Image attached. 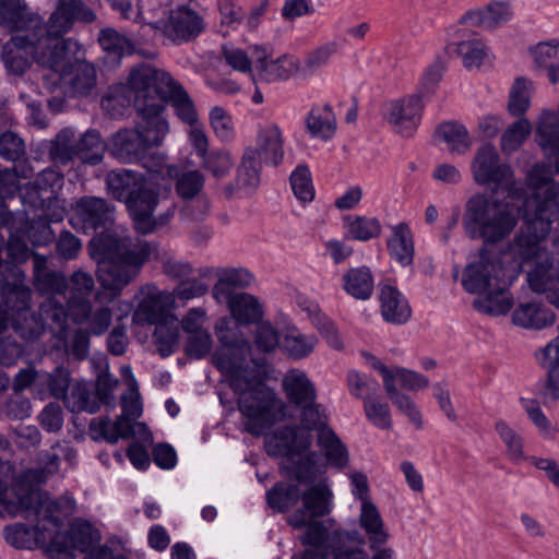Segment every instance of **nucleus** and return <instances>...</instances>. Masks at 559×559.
<instances>
[{
  "label": "nucleus",
  "mask_w": 559,
  "mask_h": 559,
  "mask_svg": "<svg viewBox=\"0 0 559 559\" xmlns=\"http://www.w3.org/2000/svg\"><path fill=\"white\" fill-rule=\"evenodd\" d=\"M444 60L438 56L433 63L428 66L420 78L417 92L414 95H420V99L433 94L439 86L445 71Z\"/></svg>",
  "instance_id": "50"
},
{
  "label": "nucleus",
  "mask_w": 559,
  "mask_h": 559,
  "mask_svg": "<svg viewBox=\"0 0 559 559\" xmlns=\"http://www.w3.org/2000/svg\"><path fill=\"white\" fill-rule=\"evenodd\" d=\"M106 185L114 199L126 203L138 233L146 235L154 231L152 213L158 204L159 195L147 187L142 174L131 169L111 170L107 175Z\"/></svg>",
  "instance_id": "8"
},
{
  "label": "nucleus",
  "mask_w": 559,
  "mask_h": 559,
  "mask_svg": "<svg viewBox=\"0 0 559 559\" xmlns=\"http://www.w3.org/2000/svg\"><path fill=\"white\" fill-rule=\"evenodd\" d=\"M318 445L323 450L331 465L337 468H343L347 465V449L332 429H323L321 433H318Z\"/></svg>",
  "instance_id": "40"
},
{
  "label": "nucleus",
  "mask_w": 559,
  "mask_h": 559,
  "mask_svg": "<svg viewBox=\"0 0 559 559\" xmlns=\"http://www.w3.org/2000/svg\"><path fill=\"white\" fill-rule=\"evenodd\" d=\"M512 321L524 329L543 330L554 324L555 314L550 308L539 302H524L514 309Z\"/></svg>",
  "instance_id": "22"
},
{
  "label": "nucleus",
  "mask_w": 559,
  "mask_h": 559,
  "mask_svg": "<svg viewBox=\"0 0 559 559\" xmlns=\"http://www.w3.org/2000/svg\"><path fill=\"white\" fill-rule=\"evenodd\" d=\"M325 549L329 559H368L362 547L350 545L338 532L333 533Z\"/></svg>",
  "instance_id": "48"
},
{
  "label": "nucleus",
  "mask_w": 559,
  "mask_h": 559,
  "mask_svg": "<svg viewBox=\"0 0 559 559\" xmlns=\"http://www.w3.org/2000/svg\"><path fill=\"white\" fill-rule=\"evenodd\" d=\"M344 222L347 226L346 237L354 240L368 241L381 234V224L376 217L348 215Z\"/></svg>",
  "instance_id": "44"
},
{
  "label": "nucleus",
  "mask_w": 559,
  "mask_h": 559,
  "mask_svg": "<svg viewBox=\"0 0 559 559\" xmlns=\"http://www.w3.org/2000/svg\"><path fill=\"white\" fill-rule=\"evenodd\" d=\"M473 169L478 183H492L496 194L506 193L504 201L495 195L491 200L477 195L468 202L466 228L472 237H480L486 243L496 242L513 230L520 216L524 219L523 202L530 197L514 180L510 166L500 163L492 145L478 151Z\"/></svg>",
  "instance_id": "3"
},
{
  "label": "nucleus",
  "mask_w": 559,
  "mask_h": 559,
  "mask_svg": "<svg viewBox=\"0 0 559 559\" xmlns=\"http://www.w3.org/2000/svg\"><path fill=\"white\" fill-rule=\"evenodd\" d=\"M289 181L293 192L299 201L307 203L313 200L314 188L308 166L298 165L292 173Z\"/></svg>",
  "instance_id": "53"
},
{
  "label": "nucleus",
  "mask_w": 559,
  "mask_h": 559,
  "mask_svg": "<svg viewBox=\"0 0 559 559\" xmlns=\"http://www.w3.org/2000/svg\"><path fill=\"white\" fill-rule=\"evenodd\" d=\"M297 426H283L277 428L266 441L270 455L289 459L308 448L306 440L299 437Z\"/></svg>",
  "instance_id": "20"
},
{
  "label": "nucleus",
  "mask_w": 559,
  "mask_h": 559,
  "mask_svg": "<svg viewBox=\"0 0 559 559\" xmlns=\"http://www.w3.org/2000/svg\"><path fill=\"white\" fill-rule=\"evenodd\" d=\"M533 92L534 84L531 80L526 78L515 79L509 93V112L514 117L524 115L531 105Z\"/></svg>",
  "instance_id": "45"
},
{
  "label": "nucleus",
  "mask_w": 559,
  "mask_h": 559,
  "mask_svg": "<svg viewBox=\"0 0 559 559\" xmlns=\"http://www.w3.org/2000/svg\"><path fill=\"white\" fill-rule=\"evenodd\" d=\"M76 158L91 166L98 165L107 150L99 131L90 129L76 139Z\"/></svg>",
  "instance_id": "33"
},
{
  "label": "nucleus",
  "mask_w": 559,
  "mask_h": 559,
  "mask_svg": "<svg viewBox=\"0 0 559 559\" xmlns=\"http://www.w3.org/2000/svg\"><path fill=\"white\" fill-rule=\"evenodd\" d=\"M98 43L104 51L115 58H121L126 53H131L132 50L131 41L114 28L102 29L98 35Z\"/></svg>",
  "instance_id": "52"
},
{
  "label": "nucleus",
  "mask_w": 559,
  "mask_h": 559,
  "mask_svg": "<svg viewBox=\"0 0 559 559\" xmlns=\"http://www.w3.org/2000/svg\"><path fill=\"white\" fill-rule=\"evenodd\" d=\"M95 20V12L82 0H58L47 23L38 14L33 28L24 35H16L13 43L20 48H31L33 59L39 66L59 69L69 49L64 35L76 21L92 23Z\"/></svg>",
  "instance_id": "5"
},
{
  "label": "nucleus",
  "mask_w": 559,
  "mask_h": 559,
  "mask_svg": "<svg viewBox=\"0 0 559 559\" xmlns=\"http://www.w3.org/2000/svg\"><path fill=\"white\" fill-rule=\"evenodd\" d=\"M359 523L368 537L369 548H378L388 542L389 534L384 530L381 515L373 503L362 502Z\"/></svg>",
  "instance_id": "32"
},
{
  "label": "nucleus",
  "mask_w": 559,
  "mask_h": 559,
  "mask_svg": "<svg viewBox=\"0 0 559 559\" xmlns=\"http://www.w3.org/2000/svg\"><path fill=\"white\" fill-rule=\"evenodd\" d=\"M75 145V132L70 128H64L51 141L49 156L55 163L66 166L76 158Z\"/></svg>",
  "instance_id": "41"
},
{
  "label": "nucleus",
  "mask_w": 559,
  "mask_h": 559,
  "mask_svg": "<svg viewBox=\"0 0 559 559\" xmlns=\"http://www.w3.org/2000/svg\"><path fill=\"white\" fill-rule=\"evenodd\" d=\"M332 491L322 481L309 487L301 496L302 508L309 519L323 518L332 510Z\"/></svg>",
  "instance_id": "31"
},
{
  "label": "nucleus",
  "mask_w": 559,
  "mask_h": 559,
  "mask_svg": "<svg viewBox=\"0 0 559 559\" xmlns=\"http://www.w3.org/2000/svg\"><path fill=\"white\" fill-rule=\"evenodd\" d=\"M288 524L297 530L306 527L300 542L305 546H310V549H320L322 551L330 540L326 526L320 521L309 519L305 510H296L289 516Z\"/></svg>",
  "instance_id": "24"
},
{
  "label": "nucleus",
  "mask_w": 559,
  "mask_h": 559,
  "mask_svg": "<svg viewBox=\"0 0 559 559\" xmlns=\"http://www.w3.org/2000/svg\"><path fill=\"white\" fill-rule=\"evenodd\" d=\"M536 141L542 147L545 157L554 163L559 174V115L555 111H543L536 130Z\"/></svg>",
  "instance_id": "17"
},
{
  "label": "nucleus",
  "mask_w": 559,
  "mask_h": 559,
  "mask_svg": "<svg viewBox=\"0 0 559 559\" xmlns=\"http://www.w3.org/2000/svg\"><path fill=\"white\" fill-rule=\"evenodd\" d=\"M317 338L301 333L286 335L283 343L284 352L294 359L307 357L314 349Z\"/></svg>",
  "instance_id": "57"
},
{
  "label": "nucleus",
  "mask_w": 559,
  "mask_h": 559,
  "mask_svg": "<svg viewBox=\"0 0 559 559\" xmlns=\"http://www.w3.org/2000/svg\"><path fill=\"white\" fill-rule=\"evenodd\" d=\"M425 108L420 95H408L384 102L381 116L393 132L404 138H412L418 129Z\"/></svg>",
  "instance_id": "11"
},
{
  "label": "nucleus",
  "mask_w": 559,
  "mask_h": 559,
  "mask_svg": "<svg viewBox=\"0 0 559 559\" xmlns=\"http://www.w3.org/2000/svg\"><path fill=\"white\" fill-rule=\"evenodd\" d=\"M70 382V371L63 366L56 367L50 373L41 374L40 381L47 384L50 395L57 400H63L67 396Z\"/></svg>",
  "instance_id": "55"
},
{
  "label": "nucleus",
  "mask_w": 559,
  "mask_h": 559,
  "mask_svg": "<svg viewBox=\"0 0 559 559\" xmlns=\"http://www.w3.org/2000/svg\"><path fill=\"white\" fill-rule=\"evenodd\" d=\"M366 417L376 427L380 429H389L392 426L390 407L386 403H381L374 399L364 403Z\"/></svg>",
  "instance_id": "64"
},
{
  "label": "nucleus",
  "mask_w": 559,
  "mask_h": 559,
  "mask_svg": "<svg viewBox=\"0 0 559 559\" xmlns=\"http://www.w3.org/2000/svg\"><path fill=\"white\" fill-rule=\"evenodd\" d=\"M496 431L507 448V456L512 462L524 459L523 442L521 436L504 421L496 424Z\"/></svg>",
  "instance_id": "56"
},
{
  "label": "nucleus",
  "mask_w": 559,
  "mask_h": 559,
  "mask_svg": "<svg viewBox=\"0 0 559 559\" xmlns=\"http://www.w3.org/2000/svg\"><path fill=\"white\" fill-rule=\"evenodd\" d=\"M33 278L35 288L43 295L50 297L55 304L51 319L62 324L64 319L61 316L62 305H66L67 278L59 272L50 270L47 265V258L41 254L34 255Z\"/></svg>",
  "instance_id": "12"
},
{
  "label": "nucleus",
  "mask_w": 559,
  "mask_h": 559,
  "mask_svg": "<svg viewBox=\"0 0 559 559\" xmlns=\"http://www.w3.org/2000/svg\"><path fill=\"white\" fill-rule=\"evenodd\" d=\"M94 278L90 273L78 270L67 278L66 305L61 316L64 321L71 318L74 322L86 319L91 312L90 297L94 290Z\"/></svg>",
  "instance_id": "13"
},
{
  "label": "nucleus",
  "mask_w": 559,
  "mask_h": 559,
  "mask_svg": "<svg viewBox=\"0 0 559 559\" xmlns=\"http://www.w3.org/2000/svg\"><path fill=\"white\" fill-rule=\"evenodd\" d=\"M380 310L385 322L405 324L412 317V308L406 297L394 286L386 284L380 289Z\"/></svg>",
  "instance_id": "18"
},
{
  "label": "nucleus",
  "mask_w": 559,
  "mask_h": 559,
  "mask_svg": "<svg viewBox=\"0 0 559 559\" xmlns=\"http://www.w3.org/2000/svg\"><path fill=\"white\" fill-rule=\"evenodd\" d=\"M283 389L288 401L298 408L313 404L317 399L313 383L305 372L299 370H292L284 377Z\"/></svg>",
  "instance_id": "26"
},
{
  "label": "nucleus",
  "mask_w": 559,
  "mask_h": 559,
  "mask_svg": "<svg viewBox=\"0 0 559 559\" xmlns=\"http://www.w3.org/2000/svg\"><path fill=\"white\" fill-rule=\"evenodd\" d=\"M114 213L115 206L107 200L84 195L75 202L72 218V224L85 234L103 229L88 243L90 255L97 263L96 274L102 288L96 298L102 302H111L119 297L139 275L151 254L146 242H134L130 237L110 230Z\"/></svg>",
  "instance_id": "1"
},
{
  "label": "nucleus",
  "mask_w": 559,
  "mask_h": 559,
  "mask_svg": "<svg viewBox=\"0 0 559 559\" xmlns=\"http://www.w3.org/2000/svg\"><path fill=\"white\" fill-rule=\"evenodd\" d=\"M35 530L26 524L15 523L3 528L5 542L17 549H31L35 544Z\"/></svg>",
  "instance_id": "54"
},
{
  "label": "nucleus",
  "mask_w": 559,
  "mask_h": 559,
  "mask_svg": "<svg viewBox=\"0 0 559 559\" xmlns=\"http://www.w3.org/2000/svg\"><path fill=\"white\" fill-rule=\"evenodd\" d=\"M457 52L467 69L479 68L489 58V49L479 38L460 43Z\"/></svg>",
  "instance_id": "49"
},
{
  "label": "nucleus",
  "mask_w": 559,
  "mask_h": 559,
  "mask_svg": "<svg viewBox=\"0 0 559 559\" xmlns=\"http://www.w3.org/2000/svg\"><path fill=\"white\" fill-rule=\"evenodd\" d=\"M215 333L222 348L213 355V364L238 395V409L246 419L245 430L254 437L263 436L285 417V404L248 362L249 342L236 337L226 319L216 323Z\"/></svg>",
  "instance_id": "2"
},
{
  "label": "nucleus",
  "mask_w": 559,
  "mask_h": 559,
  "mask_svg": "<svg viewBox=\"0 0 559 559\" xmlns=\"http://www.w3.org/2000/svg\"><path fill=\"white\" fill-rule=\"evenodd\" d=\"M67 540L72 548L80 552L91 555L96 551L95 546L100 540V533L91 522L83 519H76L71 524L67 534Z\"/></svg>",
  "instance_id": "30"
},
{
  "label": "nucleus",
  "mask_w": 559,
  "mask_h": 559,
  "mask_svg": "<svg viewBox=\"0 0 559 559\" xmlns=\"http://www.w3.org/2000/svg\"><path fill=\"white\" fill-rule=\"evenodd\" d=\"M347 383L349 392L356 397L364 400V403L370 401L379 390V383L376 379L354 370L348 372Z\"/></svg>",
  "instance_id": "58"
},
{
  "label": "nucleus",
  "mask_w": 559,
  "mask_h": 559,
  "mask_svg": "<svg viewBox=\"0 0 559 559\" xmlns=\"http://www.w3.org/2000/svg\"><path fill=\"white\" fill-rule=\"evenodd\" d=\"M168 314L167 305L160 294H148L140 302L134 312L138 322L159 324L166 322Z\"/></svg>",
  "instance_id": "37"
},
{
  "label": "nucleus",
  "mask_w": 559,
  "mask_h": 559,
  "mask_svg": "<svg viewBox=\"0 0 559 559\" xmlns=\"http://www.w3.org/2000/svg\"><path fill=\"white\" fill-rule=\"evenodd\" d=\"M257 147L259 150V158L266 165L274 167L282 164L284 158V140L282 130L275 123L260 127L257 132L255 139Z\"/></svg>",
  "instance_id": "19"
},
{
  "label": "nucleus",
  "mask_w": 559,
  "mask_h": 559,
  "mask_svg": "<svg viewBox=\"0 0 559 559\" xmlns=\"http://www.w3.org/2000/svg\"><path fill=\"white\" fill-rule=\"evenodd\" d=\"M233 165V158L229 152L225 150L211 151L202 157L203 168L217 179L227 176Z\"/></svg>",
  "instance_id": "59"
},
{
  "label": "nucleus",
  "mask_w": 559,
  "mask_h": 559,
  "mask_svg": "<svg viewBox=\"0 0 559 559\" xmlns=\"http://www.w3.org/2000/svg\"><path fill=\"white\" fill-rule=\"evenodd\" d=\"M306 123L311 136L322 140L331 139L336 129L335 117L329 104L312 106Z\"/></svg>",
  "instance_id": "35"
},
{
  "label": "nucleus",
  "mask_w": 559,
  "mask_h": 559,
  "mask_svg": "<svg viewBox=\"0 0 559 559\" xmlns=\"http://www.w3.org/2000/svg\"><path fill=\"white\" fill-rule=\"evenodd\" d=\"M341 281L344 292L354 299L366 301L372 297L374 277L369 266L349 267Z\"/></svg>",
  "instance_id": "23"
},
{
  "label": "nucleus",
  "mask_w": 559,
  "mask_h": 559,
  "mask_svg": "<svg viewBox=\"0 0 559 559\" xmlns=\"http://www.w3.org/2000/svg\"><path fill=\"white\" fill-rule=\"evenodd\" d=\"M300 496L298 485L278 481L266 491V503L271 509L284 513L297 504Z\"/></svg>",
  "instance_id": "36"
},
{
  "label": "nucleus",
  "mask_w": 559,
  "mask_h": 559,
  "mask_svg": "<svg viewBox=\"0 0 559 559\" xmlns=\"http://www.w3.org/2000/svg\"><path fill=\"white\" fill-rule=\"evenodd\" d=\"M537 360L548 370L542 394L545 400L559 399V338L548 343L537 355Z\"/></svg>",
  "instance_id": "25"
},
{
  "label": "nucleus",
  "mask_w": 559,
  "mask_h": 559,
  "mask_svg": "<svg viewBox=\"0 0 559 559\" xmlns=\"http://www.w3.org/2000/svg\"><path fill=\"white\" fill-rule=\"evenodd\" d=\"M281 468L289 479H294L298 484L310 485L316 479V463L308 455L297 460L290 456L285 464H282Z\"/></svg>",
  "instance_id": "46"
},
{
  "label": "nucleus",
  "mask_w": 559,
  "mask_h": 559,
  "mask_svg": "<svg viewBox=\"0 0 559 559\" xmlns=\"http://www.w3.org/2000/svg\"><path fill=\"white\" fill-rule=\"evenodd\" d=\"M204 29L203 17L189 5L178 4L170 9L165 24V35L176 45L194 40Z\"/></svg>",
  "instance_id": "14"
},
{
  "label": "nucleus",
  "mask_w": 559,
  "mask_h": 559,
  "mask_svg": "<svg viewBox=\"0 0 559 559\" xmlns=\"http://www.w3.org/2000/svg\"><path fill=\"white\" fill-rule=\"evenodd\" d=\"M8 274L0 275V295L4 309L11 313V326L23 337H33L35 331V314L31 311L32 292L25 284V274L22 269L5 264Z\"/></svg>",
  "instance_id": "10"
},
{
  "label": "nucleus",
  "mask_w": 559,
  "mask_h": 559,
  "mask_svg": "<svg viewBox=\"0 0 559 559\" xmlns=\"http://www.w3.org/2000/svg\"><path fill=\"white\" fill-rule=\"evenodd\" d=\"M166 173L169 177H177L176 192L183 200L195 198L204 187V177L200 170H189L179 176L176 166H167Z\"/></svg>",
  "instance_id": "42"
},
{
  "label": "nucleus",
  "mask_w": 559,
  "mask_h": 559,
  "mask_svg": "<svg viewBox=\"0 0 559 559\" xmlns=\"http://www.w3.org/2000/svg\"><path fill=\"white\" fill-rule=\"evenodd\" d=\"M257 76L264 82L286 80L292 74L295 62L288 56H281L275 60H267L265 48L255 47L254 55Z\"/></svg>",
  "instance_id": "21"
},
{
  "label": "nucleus",
  "mask_w": 559,
  "mask_h": 559,
  "mask_svg": "<svg viewBox=\"0 0 559 559\" xmlns=\"http://www.w3.org/2000/svg\"><path fill=\"white\" fill-rule=\"evenodd\" d=\"M62 401L71 413L95 414L99 409V402L94 400L88 384L83 381L75 382Z\"/></svg>",
  "instance_id": "38"
},
{
  "label": "nucleus",
  "mask_w": 559,
  "mask_h": 559,
  "mask_svg": "<svg viewBox=\"0 0 559 559\" xmlns=\"http://www.w3.org/2000/svg\"><path fill=\"white\" fill-rule=\"evenodd\" d=\"M388 249L401 265L412 264L414 243L411 229L406 223H400L393 227V236L388 240Z\"/></svg>",
  "instance_id": "34"
},
{
  "label": "nucleus",
  "mask_w": 559,
  "mask_h": 559,
  "mask_svg": "<svg viewBox=\"0 0 559 559\" xmlns=\"http://www.w3.org/2000/svg\"><path fill=\"white\" fill-rule=\"evenodd\" d=\"M210 123L216 136L224 141H231L235 136L234 123L230 115L219 106H215L210 111Z\"/></svg>",
  "instance_id": "63"
},
{
  "label": "nucleus",
  "mask_w": 559,
  "mask_h": 559,
  "mask_svg": "<svg viewBox=\"0 0 559 559\" xmlns=\"http://www.w3.org/2000/svg\"><path fill=\"white\" fill-rule=\"evenodd\" d=\"M131 419L123 413L114 423L108 417L102 418L97 425L98 431L103 439L111 444L117 443L119 439L133 438L135 432Z\"/></svg>",
  "instance_id": "43"
},
{
  "label": "nucleus",
  "mask_w": 559,
  "mask_h": 559,
  "mask_svg": "<svg viewBox=\"0 0 559 559\" xmlns=\"http://www.w3.org/2000/svg\"><path fill=\"white\" fill-rule=\"evenodd\" d=\"M280 332L269 321L259 322L254 333V345L260 353L271 354L280 346Z\"/></svg>",
  "instance_id": "61"
},
{
  "label": "nucleus",
  "mask_w": 559,
  "mask_h": 559,
  "mask_svg": "<svg viewBox=\"0 0 559 559\" xmlns=\"http://www.w3.org/2000/svg\"><path fill=\"white\" fill-rule=\"evenodd\" d=\"M26 154L25 143L15 132L0 133V156L8 162H17Z\"/></svg>",
  "instance_id": "62"
},
{
  "label": "nucleus",
  "mask_w": 559,
  "mask_h": 559,
  "mask_svg": "<svg viewBox=\"0 0 559 559\" xmlns=\"http://www.w3.org/2000/svg\"><path fill=\"white\" fill-rule=\"evenodd\" d=\"M252 281L253 275L246 269L224 270L213 288V295L216 299L228 298L233 296L231 288H246Z\"/></svg>",
  "instance_id": "39"
},
{
  "label": "nucleus",
  "mask_w": 559,
  "mask_h": 559,
  "mask_svg": "<svg viewBox=\"0 0 559 559\" xmlns=\"http://www.w3.org/2000/svg\"><path fill=\"white\" fill-rule=\"evenodd\" d=\"M532 131V124L527 119L521 118L502 133L501 148L504 153L515 152L526 140Z\"/></svg>",
  "instance_id": "51"
},
{
  "label": "nucleus",
  "mask_w": 559,
  "mask_h": 559,
  "mask_svg": "<svg viewBox=\"0 0 559 559\" xmlns=\"http://www.w3.org/2000/svg\"><path fill=\"white\" fill-rule=\"evenodd\" d=\"M261 170L262 160L259 158V150L247 146L237 167L235 182L224 188L225 197L231 199L257 190L261 181Z\"/></svg>",
  "instance_id": "15"
},
{
  "label": "nucleus",
  "mask_w": 559,
  "mask_h": 559,
  "mask_svg": "<svg viewBox=\"0 0 559 559\" xmlns=\"http://www.w3.org/2000/svg\"><path fill=\"white\" fill-rule=\"evenodd\" d=\"M543 255V248L524 231H520L506 250L483 252L479 262L468 265L463 278L464 288L477 294L474 308L489 316H506L513 307L509 287L519 277L524 263L533 259L544 261Z\"/></svg>",
  "instance_id": "4"
},
{
  "label": "nucleus",
  "mask_w": 559,
  "mask_h": 559,
  "mask_svg": "<svg viewBox=\"0 0 559 559\" xmlns=\"http://www.w3.org/2000/svg\"><path fill=\"white\" fill-rule=\"evenodd\" d=\"M128 85L134 94L135 111L146 112L154 122L167 121L162 115L167 103L181 122L191 127L198 122L199 117L193 100L168 72L141 63L131 70Z\"/></svg>",
  "instance_id": "6"
},
{
  "label": "nucleus",
  "mask_w": 559,
  "mask_h": 559,
  "mask_svg": "<svg viewBox=\"0 0 559 559\" xmlns=\"http://www.w3.org/2000/svg\"><path fill=\"white\" fill-rule=\"evenodd\" d=\"M66 59L67 57L59 69L51 70L61 73V78L68 84L71 96H87L96 85V70L94 66L80 60L67 62Z\"/></svg>",
  "instance_id": "16"
},
{
  "label": "nucleus",
  "mask_w": 559,
  "mask_h": 559,
  "mask_svg": "<svg viewBox=\"0 0 559 559\" xmlns=\"http://www.w3.org/2000/svg\"><path fill=\"white\" fill-rule=\"evenodd\" d=\"M526 179L532 192L523 202L524 225L520 231L542 247L552 223L558 221L559 224V185L552 178L551 165L546 163L534 165ZM558 240L559 236L555 238L554 247L559 253Z\"/></svg>",
  "instance_id": "7"
},
{
  "label": "nucleus",
  "mask_w": 559,
  "mask_h": 559,
  "mask_svg": "<svg viewBox=\"0 0 559 559\" xmlns=\"http://www.w3.org/2000/svg\"><path fill=\"white\" fill-rule=\"evenodd\" d=\"M36 21L38 14L28 12L24 0H0V24L28 33Z\"/></svg>",
  "instance_id": "27"
},
{
  "label": "nucleus",
  "mask_w": 559,
  "mask_h": 559,
  "mask_svg": "<svg viewBox=\"0 0 559 559\" xmlns=\"http://www.w3.org/2000/svg\"><path fill=\"white\" fill-rule=\"evenodd\" d=\"M233 318L240 324L259 323L263 308L258 298L247 293H237L226 298Z\"/></svg>",
  "instance_id": "29"
},
{
  "label": "nucleus",
  "mask_w": 559,
  "mask_h": 559,
  "mask_svg": "<svg viewBox=\"0 0 559 559\" xmlns=\"http://www.w3.org/2000/svg\"><path fill=\"white\" fill-rule=\"evenodd\" d=\"M140 117L134 128H123L114 133L108 143V153L122 164H142L154 146H159L168 133V122H154L146 112H136Z\"/></svg>",
  "instance_id": "9"
},
{
  "label": "nucleus",
  "mask_w": 559,
  "mask_h": 559,
  "mask_svg": "<svg viewBox=\"0 0 559 559\" xmlns=\"http://www.w3.org/2000/svg\"><path fill=\"white\" fill-rule=\"evenodd\" d=\"M212 347L213 340L210 332H197L188 335L183 353L188 358L199 360L206 357L211 353Z\"/></svg>",
  "instance_id": "60"
},
{
  "label": "nucleus",
  "mask_w": 559,
  "mask_h": 559,
  "mask_svg": "<svg viewBox=\"0 0 559 559\" xmlns=\"http://www.w3.org/2000/svg\"><path fill=\"white\" fill-rule=\"evenodd\" d=\"M157 353L163 357L173 355L179 345V330L174 322H163L155 325L153 334Z\"/></svg>",
  "instance_id": "47"
},
{
  "label": "nucleus",
  "mask_w": 559,
  "mask_h": 559,
  "mask_svg": "<svg viewBox=\"0 0 559 559\" xmlns=\"http://www.w3.org/2000/svg\"><path fill=\"white\" fill-rule=\"evenodd\" d=\"M530 56L538 69L547 70V76L551 84L559 82V40L540 41L532 46Z\"/></svg>",
  "instance_id": "28"
}]
</instances>
